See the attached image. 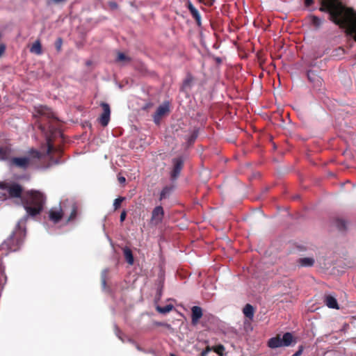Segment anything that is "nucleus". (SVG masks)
<instances>
[{
    "instance_id": "a878e982",
    "label": "nucleus",
    "mask_w": 356,
    "mask_h": 356,
    "mask_svg": "<svg viewBox=\"0 0 356 356\" xmlns=\"http://www.w3.org/2000/svg\"><path fill=\"white\" fill-rule=\"evenodd\" d=\"M173 309V306L172 305H167L165 307H156V310L161 314H167L170 312Z\"/></svg>"
},
{
    "instance_id": "9d476101",
    "label": "nucleus",
    "mask_w": 356,
    "mask_h": 356,
    "mask_svg": "<svg viewBox=\"0 0 356 356\" xmlns=\"http://www.w3.org/2000/svg\"><path fill=\"white\" fill-rule=\"evenodd\" d=\"M164 216V211L161 206L156 207L152 213L151 222L154 225H158L162 222Z\"/></svg>"
},
{
    "instance_id": "6e6552de",
    "label": "nucleus",
    "mask_w": 356,
    "mask_h": 356,
    "mask_svg": "<svg viewBox=\"0 0 356 356\" xmlns=\"http://www.w3.org/2000/svg\"><path fill=\"white\" fill-rule=\"evenodd\" d=\"M170 112L169 104L165 103L159 106L154 114L153 118L156 124H159L161 118Z\"/></svg>"
},
{
    "instance_id": "cd10ccee",
    "label": "nucleus",
    "mask_w": 356,
    "mask_h": 356,
    "mask_svg": "<svg viewBox=\"0 0 356 356\" xmlns=\"http://www.w3.org/2000/svg\"><path fill=\"white\" fill-rule=\"evenodd\" d=\"M124 197H119L114 200L113 209L115 211L118 210L120 207L122 202L124 201Z\"/></svg>"
},
{
    "instance_id": "4be33fe9",
    "label": "nucleus",
    "mask_w": 356,
    "mask_h": 356,
    "mask_svg": "<svg viewBox=\"0 0 356 356\" xmlns=\"http://www.w3.org/2000/svg\"><path fill=\"white\" fill-rule=\"evenodd\" d=\"M243 312L244 315L250 319H252L254 316V308L250 304L245 305L243 309Z\"/></svg>"
},
{
    "instance_id": "f257e3e1",
    "label": "nucleus",
    "mask_w": 356,
    "mask_h": 356,
    "mask_svg": "<svg viewBox=\"0 0 356 356\" xmlns=\"http://www.w3.org/2000/svg\"><path fill=\"white\" fill-rule=\"evenodd\" d=\"M0 188L6 190L11 197H19L28 216L35 217L42 211L45 195L38 191H30L22 194L23 188L19 184L0 183Z\"/></svg>"
},
{
    "instance_id": "39448f33",
    "label": "nucleus",
    "mask_w": 356,
    "mask_h": 356,
    "mask_svg": "<svg viewBox=\"0 0 356 356\" xmlns=\"http://www.w3.org/2000/svg\"><path fill=\"white\" fill-rule=\"evenodd\" d=\"M294 341V337L291 332H286L282 337L280 334L270 338L268 341V346L270 348H277L283 346H289Z\"/></svg>"
},
{
    "instance_id": "bb28decb",
    "label": "nucleus",
    "mask_w": 356,
    "mask_h": 356,
    "mask_svg": "<svg viewBox=\"0 0 356 356\" xmlns=\"http://www.w3.org/2000/svg\"><path fill=\"white\" fill-rule=\"evenodd\" d=\"M212 350L219 356H223L225 348L223 345L219 344L212 347Z\"/></svg>"
},
{
    "instance_id": "2eb2a0df",
    "label": "nucleus",
    "mask_w": 356,
    "mask_h": 356,
    "mask_svg": "<svg viewBox=\"0 0 356 356\" xmlns=\"http://www.w3.org/2000/svg\"><path fill=\"white\" fill-rule=\"evenodd\" d=\"M297 263L301 267H311L314 266L315 259L312 257H303L300 258Z\"/></svg>"
},
{
    "instance_id": "f3484780",
    "label": "nucleus",
    "mask_w": 356,
    "mask_h": 356,
    "mask_svg": "<svg viewBox=\"0 0 356 356\" xmlns=\"http://www.w3.org/2000/svg\"><path fill=\"white\" fill-rule=\"evenodd\" d=\"M38 113L40 115L47 116L48 118H53L54 119V115L51 111V109L47 106H40L38 107Z\"/></svg>"
},
{
    "instance_id": "f8f14e48",
    "label": "nucleus",
    "mask_w": 356,
    "mask_h": 356,
    "mask_svg": "<svg viewBox=\"0 0 356 356\" xmlns=\"http://www.w3.org/2000/svg\"><path fill=\"white\" fill-rule=\"evenodd\" d=\"M191 321L193 325H196L199 320L202 317V309L199 306H193L191 309Z\"/></svg>"
},
{
    "instance_id": "dca6fc26",
    "label": "nucleus",
    "mask_w": 356,
    "mask_h": 356,
    "mask_svg": "<svg viewBox=\"0 0 356 356\" xmlns=\"http://www.w3.org/2000/svg\"><path fill=\"white\" fill-rule=\"evenodd\" d=\"M31 53L41 55L42 54V44L40 40H35L29 49Z\"/></svg>"
},
{
    "instance_id": "0eeeda50",
    "label": "nucleus",
    "mask_w": 356,
    "mask_h": 356,
    "mask_svg": "<svg viewBox=\"0 0 356 356\" xmlns=\"http://www.w3.org/2000/svg\"><path fill=\"white\" fill-rule=\"evenodd\" d=\"M101 107L102 108L103 112L98 118L99 122L103 127H106L110 121L111 116V108L108 104L106 102H102L100 104Z\"/></svg>"
},
{
    "instance_id": "5701e85b",
    "label": "nucleus",
    "mask_w": 356,
    "mask_h": 356,
    "mask_svg": "<svg viewBox=\"0 0 356 356\" xmlns=\"http://www.w3.org/2000/svg\"><path fill=\"white\" fill-rule=\"evenodd\" d=\"M47 155H50L54 152L57 151V149L55 148V147L54 145L53 141L50 136H48L47 138Z\"/></svg>"
},
{
    "instance_id": "473e14b6",
    "label": "nucleus",
    "mask_w": 356,
    "mask_h": 356,
    "mask_svg": "<svg viewBox=\"0 0 356 356\" xmlns=\"http://www.w3.org/2000/svg\"><path fill=\"white\" fill-rule=\"evenodd\" d=\"M199 1L207 6H211L213 4L215 0H199Z\"/></svg>"
},
{
    "instance_id": "423d86ee",
    "label": "nucleus",
    "mask_w": 356,
    "mask_h": 356,
    "mask_svg": "<svg viewBox=\"0 0 356 356\" xmlns=\"http://www.w3.org/2000/svg\"><path fill=\"white\" fill-rule=\"evenodd\" d=\"M184 159L182 156H178L172 159V168L170 172V179L176 181L179 177L184 168Z\"/></svg>"
},
{
    "instance_id": "9b49d317",
    "label": "nucleus",
    "mask_w": 356,
    "mask_h": 356,
    "mask_svg": "<svg viewBox=\"0 0 356 356\" xmlns=\"http://www.w3.org/2000/svg\"><path fill=\"white\" fill-rule=\"evenodd\" d=\"M340 28L344 29L347 36L352 38L356 42V24H338Z\"/></svg>"
},
{
    "instance_id": "6ab92c4d",
    "label": "nucleus",
    "mask_w": 356,
    "mask_h": 356,
    "mask_svg": "<svg viewBox=\"0 0 356 356\" xmlns=\"http://www.w3.org/2000/svg\"><path fill=\"white\" fill-rule=\"evenodd\" d=\"M325 303L329 308L339 309L337 299L330 295L325 297Z\"/></svg>"
},
{
    "instance_id": "aec40b11",
    "label": "nucleus",
    "mask_w": 356,
    "mask_h": 356,
    "mask_svg": "<svg viewBox=\"0 0 356 356\" xmlns=\"http://www.w3.org/2000/svg\"><path fill=\"white\" fill-rule=\"evenodd\" d=\"M11 154V149L8 146H0V160L8 159Z\"/></svg>"
},
{
    "instance_id": "2f4dec72",
    "label": "nucleus",
    "mask_w": 356,
    "mask_h": 356,
    "mask_svg": "<svg viewBox=\"0 0 356 356\" xmlns=\"http://www.w3.org/2000/svg\"><path fill=\"white\" fill-rule=\"evenodd\" d=\"M197 137V134L196 131H193V133L188 138V141L189 143H193Z\"/></svg>"
},
{
    "instance_id": "f03ea898",
    "label": "nucleus",
    "mask_w": 356,
    "mask_h": 356,
    "mask_svg": "<svg viewBox=\"0 0 356 356\" xmlns=\"http://www.w3.org/2000/svg\"><path fill=\"white\" fill-rule=\"evenodd\" d=\"M321 10L327 12L332 22H356V12L339 0H321Z\"/></svg>"
},
{
    "instance_id": "e433bc0d",
    "label": "nucleus",
    "mask_w": 356,
    "mask_h": 356,
    "mask_svg": "<svg viewBox=\"0 0 356 356\" xmlns=\"http://www.w3.org/2000/svg\"><path fill=\"white\" fill-rule=\"evenodd\" d=\"M313 0H305V6L307 8L311 6L313 4Z\"/></svg>"
},
{
    "instance_id": "a19ab883",
    "label": "nucleus",
    "mask_w": 356,
    "mask_h": 356,
    "mask_svg": "<svg viewBox=\"0 0 356 356\" xmlns=\"http://www.w3.org/2000/svg\"><path fill=\"white\" fill-rule=\"evenodd\" d=\"M103 284L105 285L106 284V280L104 279L103 280Z\"/></svg>"
},
{
    "instance_id": "ddd939ff",
    "label": "nucleus",
    "mask_w": 356,
    "mask_h": 356,
    "mask_svg": "<svg viewBox=\"0 0 356 356\" xmlns=\"http://www.w3.org/2000/svg\"><path fill=\"white\" fill-rule=\"evenodd\" d=\"M307 74L309 81L314 86H319L321 83V79L316 71L312 70H308Z\"/></svg>"
},
{
    "instance_id": "7ed1b4c3",
    "label": "nucleus",
    "mask_w": 356,
    "mask_h": 356,
    "mask_svg": "<svg viewBox=\"0 0 356 356\" xmlns=\"http://www.w3.org/2000/svg\"><path fill=\"white\" fill-rule=\"evenodd\" d=\"M42 153L39 151L31 149L29 151L28 155L24 157H13L10 159V165L22 170H26L31 165H35L42 158Z\"/></svg>"
},
{
    "instance_id": "c9c22d12",
    "label": "nucleus",
    "mask_w": 356,
    "mask_h": 356,
    "mask_svg": "<svg viewBox=\"0 0 356 356\" xmlns=\"http://www.w3.org/2000/svg\"><path fill=\"white\" fill-rule=\"evenodd\" d=\"M118 180L119 183L121 184H124L125 181H126L125 177H122V176H118Z\"/></svg>"
},
{
    "instance_id": "c756f323",
    "label": "nucleus",
    "mask_w": 356,
    "mask_h": 356,
    "mask_svg": "<svg viewBox=\"0 0 356 356\" xmlns=\"http://www.w3.org/2000/svg\"><path fill=\"white\" fill-rule=\"evenodd\" d=\"M55 47L58 52H60L62 49L63 45V40L61 38H58L55 41Z\"/></svg>"
},
{
    "instance_id": "7c9ffc66",
    "label": "nucleus",
    "mask_w": 356,
    "mask_h": 356,
    "mask_svg": "<svg viewBox=\"0 0 356 356\" xmlns=\"http://www.w3.org/2000/svg\"><path fill=\"white\" fill-rule=\"evenodd\" d=\"M76 216V207H73L72 210V212L70 213V216L69 217V218L67 219V221H71L72 220H74Z\"/></svg>"
},
{
    "instance_id": "58836bf2",
    "label": "nucleus",
    "mask_w": 356,
    "mask_h": 356,
    "mask_svg": "<svg viewBox=\"0 0 356 356\" xmlns=\"http://www.w3.org/2000/svg\"><path fill=\"white\" fill-rule=\"evenodd\" d=\"M110 6L112 8H117V6H118L117 3L115 2H113V1L110 2Z\"/></svg>"
},
{
    "instance_id": "b1692460",
    "label": "nucleus",
    "mask_w": 356,
    "mask_h": 356,
    "mask_svg": "<svg viewBox=\"0 0 356 356\" xmlns=\"http://www.w3.org/2000/svg\"><path fill=\"white\" fill-rule=\"evenodd\" d=\"M172 186H165L164 187L160 194V200L165 199L168 197L171 191H172Z\"/></svg>"
},
{
    "instance_id": "4468645a",
    "label": "nucleus",
    "mask_w": 356,
    "mask_h": 356,
    "mask_svg": "<svg viewBox=\"0 0 356 356\" xmlns=\"http://www.w3.org/2000/svg\"><path fill=\"white\" fill-rule=\"evenodd\" d=\"M186 5H187L188 9L189 10L192 16L195 19L196 22H200L201 16L200 15L199 11L197 10V9L189 1L186 3Z\"/></svg>"
},
{
    "instance_id": "f704fd0d",
    "label": "nucleus",
    "mask_w": 356,
    "mask_h": 356,
    "mask_svg": "<svg viewBox=\"0 0 356 356\" xmlns=\"http://www.w3.org/2000/svg\"><path fill=\"white\" fill-rule=\"evenodd\" d=\"M126 216H127V211L125 210H123L120 214V222H122L123 221H124L125 218H126Z\"/></svg>"
},
{
    "instance_id": "72a5a7b5",
    "label": "nucleus",
    "mask_w": 356,
    "mask_h": 356,
    "mask_svg": "<svg viewBox=\"0 0 356 356\" xmlns=\"http://www.w3.org/2000/svg\"><path fill=\"white\" fill-rule=\"evenodd\" d=\"M304 350V346H300L298 350L291 356H300Z\"/></svg>"
},
{
    "instance_id": "412c9836",
    "label": "nucleus",
    "mask_w": 356,
    "mask_h": 356,
    "mask_svg": "<svg viewBox=\"0 0 356 356\" xmlns=\"http://www.w3.org/2000/svg\"><path fill=\"white\" fill-rule=\"evenodd\" d=\"M193 80V76L191 74H187L186 79L183 81L181 89L183 90L190 89L192 86Z\"/></svg>"
},
{
    "instance_id": "4c0bfd02",
    "label": "nucleus",
    "mask_w": 356,
    "mask_h": 356,
    "mask_svg": "<svg viewBox=\"0 0 356 356\" xmlns=\"http://www.w3.org/2000/svg\"><path fill=\"white\" fill-rule=\"evenodd\" d=\"M54 3H60L62 2H65L67 0H51Z\"/></svg>"
},
{
    "instance_id": "20e7f679",
    "label": "nucleus",
    "mask_w": 356,
    "mask_h": 356,
    "mask_svg": "<svg viewBox=\"0 0 356 356\" xmlns=\"http://www.w3.org/2000/svg\"><path fill=\"white\" fill-rule=\"evenodd\" d=\"M25 238V233L17 230L13 233L1 245V248L10 252H15L20 249Z\"/></svg>"
},
{
    "instance_id": "ea45409f",
    "label": "nucleus",
    "mask_w": 356,
    "mask_h": 356,
    "mask_svg": "<svg viewBox=\"0 0 356 356\" xmlns=\"http://www.w3.org/2000/svg\"><path fill=\"white\" fill-rule=\"evenodd\" d=\"M312 22H314V23H316V22H320L319 21V19L316 17H313V19H312Z\"/></svg>"
},
{
    "instance_id": "393cba45",
    "label": "nucleus",
    "mask_w": 356,
    "mask_h": 356,
    "mask_svg": "<svg viewBox=\"0 0 356 356\" xmlns=\"http://www.w3.org/2000/svg\"><path fill=\"white\" fill-rule=\"evenodd\" d=\"M335 226L339 229L340 231L345 230L346 228V222L342 220L337 218L334 220Z\"/></svg>"
},
{
    "instance_id": "c85d7f7f",
    "label": "nucleus",
    "mask_w": 356,
    "mask_h": 356,
    "mask_svg": "<svg viewBox=\"0 0 356 356\" xmlns=\"http://www.w3.org/2000/svg\"><path fill=\"white\" fill-rule=\"evenodd\" d=\"M117 61L119 62H129L131 60V58L127 56L124 53L119 52L117 56Z\"/></svg>"
},
{
    "instance_id": "1a4fd4ad",
    "label": "nucleus",
    "mask_w": 356,
    "mask_h": 356,
    "mask_svg": "<svg viewBox=\"0 0 356 356\" xmlns=\"http://www.w3.org/2000/svg\"><path fill=\"white\" fill-rule=\"evenodd\" d=\"M63 216V211L61 207H53L49 211V220L54 223H58Z\"/></svg>"
},
{
    "instance_id": "a211bd4d",
    "label": "nucleus",
    "mask_w": 356,
    "mask_h": 356,
    "mask_svg": "<svg viewBox=\"0 0 356 356\" xmlns=\"http://www.w3.org/2000/svg\"><path fill=\"white\" fill-rule=\"evenodd\" d=\"M123 254L126 261L129 265H133L134 263V258L131 250L129 247L123 248Z\"/></svg>"
},
{
    "instance_id": "79ce46f5",
    "label": "nucleus",
    "mask_w": 356,
    "mask_h": 356,
    "mask_svg": "<svg viewBox=\"0 0 356 356\" xmlns=\"http://www.w3.org/2000/svg\"><path fill=\"white\" fill-rule=\"evenodd\" d=\"M170 356H177V355L173 353H171Z\"/></svg>"
}]
</instances>
